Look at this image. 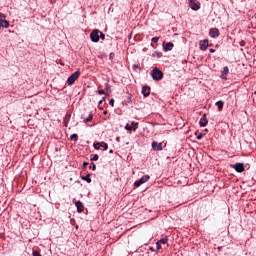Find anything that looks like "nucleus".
Listing matches in <instances>:
<instances>
[{"label":"nucleus","instance_id":"obj_1","mask_svg":"<svg viewBox=\"0 0 256 256\" xmlns=\"http://www.w3.org/2000/svg\"><path fill=\"white\" fill-rule=\"evenodd\" d=\"M151 75H152V79L154 81H161V79H163V71H161L159 68L155 67L152 71H151Z\"/></svg>","mask_w":256,"mask_h":256},{"label":"nucleus","instance_id":"obj_2","mask_svg":"<svg viewBox=\"0 0 256 256\" xmlns=\"http://www.w3.org/2000/svg\"><path fill=\"white\" fill-rule=\"evenodd\" d=\"M79 75H81V72L79 71L72 73L67 79L68 85H73V83H75V81L79 79Z\"/></svg>","mask_w":256,"mask_h":256},{"label":"nucleus","instance_id":"obj_3","mask_svg":"<svg viewBox=\"0 0 256 256\" xmlns=\"http://www.w3.org/2000/svg\"><path fill=\"white\" fill-rule=\"evenodd\" d=\"M149 179H151V176L144 175L139 180L134 182V186L135 187H141V185H143V183H147V181H149Z\"/></svg>","mask_w":256,"mask_h":256},{"label":"nucleus","instance_id":"obj_4","mask_svg":"<svg viewBox=\"0 0 256 256\" xmlns=\"http://www.w3.org/2000/svg\"><path fill=\"white\" fill-rule=\"evenodd\" d=\"M189 7L192 11H199L201 9V3L197 0H189Z\"/></svg>","mask_w":256,"mask_h":256},{"label":"nucleus","instance_id":"obj_5","mask_svg":"<svg viewBox=\"0 0 256 256\" xmlns=\"http://www.w3.org/2000/svg\"><path fill=\"white\" fill-rule=\"evenodd\" d=\"M99 33L100 31L98 29H95L90 33V39L92 43H99Z\"/></svg>","mask_w":256,"mask_h":256},{"label":"nucleus","instance_id":"obj_6","mask_svg":"<svg viewBox=\"0 0 256 256\" xmlns=\"http://www.w3.org/2000/svg\"><path fill=\"white\" fill-rule=\"evenodd\" d=\"M232 169H235L237 173H243L245 171V165L243 163H236L232 165Z\"/></svg>","mask_w":256,"mask_h":256},{"label":"nucleus","instance_id":"obj_7","mask_svg":"<svg viewBox=\"0 0 256 256\" xmlns=\"http://www.w3.org/2000/svg\"><path fill=\"white\" fill-rule=\"evenodd\" d=\"M153 151H163V143H158L157 141L152 142Z\"/></svg>","mask_w":256,"mask_h":256},{"label":"nucleus","instance_id":"obj_8","mask_svg":"<svg viewBox=\"0 0 256 256\" xmlns=\"http://www.w3.org/2000/svg\"><path fill=\"white\" fill-rule=\"evenodd\" d=\"M199 45H200L201 51H207V47H209V40L208 39L201 40Z\"/></svg>","mask_w":256,"mask_h":256},{"label":"nucleus","instance_id":"obj_9","mask_svg":"<svg viewBox=\"0 0 256 256\" xmlns=\"http://www.w3.org/2000/svg\"><path fill=\"white\" fill-rule=\"evenodd\" d=\"M209 35H210V37H212V39H217V37H219V29L211 28L209 30Z\"/></svg>","mask_w":256,"mask_h":256},{"label":"nucleus","instance_id":"obj_10","mask_svg":"<svg viewBox=\"0 0 256 256\" xmlns=\"http://www.w3.org/2000/svg\"><path fill=\"white\" fill-rule=\"evenodd\" d=\"M75 206L78 213H83V211L85 210V206H83V202H81V200L76 201Z\"/></svg>","mask_w":256,"mask_h":256},{"label":"nucleus","instance_id":"obj_11","mask_svg":"<svg viewBox=\"0 0 256 256\" xmlns=\"http://www.w3.org/2000/svg\"><path fill=\"white\" fill-rule=\"evenodd\" d=\"M142 95H144V97H149V95H151V87L143 86L142 87Z\"/></svg>","mask_w":256,"mask_h":256},{"label":"nucleus","instance_id":"obj_12","mask_svg":"<svg viewBox=\"0 0 256 256\" xmlns=\"http://www.w3.org/2000/svg\"><path fill=\"white\" fill-rule=\"evenodd\" d=\"M205 117H207V114H204L203 118L199 120L200 127H206L207 123H209V121Z\"/></svg>","mask_w":256,"mask_h":256},{"label":"nucleus","instance_id":"obj_13","mask_svg":"<svg viewBox=\"0 0 256 256\" xmlns=\"http://www.w3.org/2000/svg\"><path fill=\"white\" fill-rule=\"evenodd\" d=\"M173 47H174L173 42H167L166 44H163L164 51H171Z\"/></svg>","mask_w":256,"mask_h":256},{"label":"nucleus","instance_id":"obj_14","mask_svg":"<svg viewBox=\"0 0 256 256\" xmlns=\"http://www.w3.org/2000/svg\"><path fill=\"white\" fill-rule=\"evenodd\" d=\"M229 74V67H227V66H225L224 68H223V73H222V75H221V78L222 79H227V75Z\"/></svg>","mask_w":256,"mask_h":256},{"label":"nucleus","instance_id":"obj_15","mask_svg":"<svg viewBox=\"0 0 256 256\" xmlns=\"http://www.w3.org/2000/svg\"><path fill=\"white\" fill-rule=\"evenodd\" d=\"M223 105H225V102H223V101L216 102V107H218L219 111H223Z\"/></svg>","mask_w":256,"mask_h":256},{"label":"nucleus","instance_id":"obj_16","mask_svg":"<svg viewBox=\"0 0 256 256\" xmlns=\"http://www.w3.org/2000/svg\"><path fill=\"white\" fill-rule=\"evenodd\" d=\"M82 181H86L87 183H91V174H87L86 176H81Z\"/></svg>","mask_w":256,"mask_h":256},{"label":"nucleus","instance_id":"obj_17","mask_svg":"<svg viewBox=\"0 0 256 256\" xmlns=\"http://www.w3.org/2000/svg\"><path fill=\"white\" fill-rule=\"evenodd\" d=\"M167 241H169V239L167 237H164L158 240V243H160V245H166Z\"/></svg>","mask_w":256,"mask_h":256},{"label":"nucleus","instance_id":"obj_18","mask_svg":"<svg viewBox=\"0 0 256 256\" xmlns=\"http://www.w3.org/2000/svg\"><path fill=\"white\" fill-rule=\"evenodd\" d=\"M1 27H3L4 29L9 28V21H7L6 19H4V20L2 21V26H1Z\"/></svg>","mask_w":256,"mask_h":256},{"label":"nucleus","instance_id":"obj_19","mask_svg":"<svg viewBox=\"0 0 256 256\" xmlns=\"http://www.w3.org/2000/svg\"><path fill=\"white\" fill-rule=\"evenodd\" d=\"M90 121H93V114L90 113L88 118L84 119V123H89Z\"/></svg>","mask_w":256,"mask_h":256},{"label":"nucleus","instance_id":"obj_20","mask_svg":"<svg viewBox=\"0 0 256 256\" xmlns=\"http://www.w3.org/2000/svg\"><path fill=\"white\" fill-rule=\"evenodd\" d=\"M70 140H71V141H79V136H78L77 134H72V135L70 136Z\"/></svg>","mask_w":256,"mask_h":256},{"label":"nucleus","instance_id":"obj_21","mask_svg":"<svg viewBox=\"0 0 256 256\" xmlns=\"http://www.w3.org/2000/svg\"><path fill=\"white\" fill-rule=\"evenodd\" d=\"M152 57H158V58H161L163 57V54L161 52H157L155 51L153 54H152Z\"/></svg>","mask_w":256,"mask_h":256},{"label":"nucleus","instance_id":"obj_22","mask_svg":"<svg viewBox=\"0 0 256 256\" xmlns=\"http://www.w3.org/2000/svg\"><path fill=\"white\" fill-rule=\"evenodd\" d=\"M93 147L94 149H97V150L101 149V142L94 143Z\"/></svg>","mask_w":256,"mask_h":256},{"label":"nucleus","instance_id":"obj_23","mask_svg":"<svg viewBox=\"0 0 256 256\" xmlns=\"http://www.w3.org/2000/svg\"><path fill=\"white\" fill-rule=\"evenodd\" d=\"M132 127H134V131H136V129L139 127V123L132 121L131 122Z\"/></svg>","mask_w":256,"mask_h":256},{"label":"nucleus","instance_id":"obj_24","mask_svg":"<svg viewBox=\"0 0 256 256\" xmlns=\"http://www.w3.org/2000/svg\"><path fill=\"white\" fill-rule=\"evenodd\" d=\"M100 147H103V149H108L109 145L106 142H100Z\"/></svg>","mask_w":256,"mask_h":256},{"label":"nucleus","instance_id":"obj_25","mask_svg":"<svg viewBox=\"0 0 256 256\" xmlns=\"http://www.w3.org/2000/svg\"><path fill=\"white\" fill-rule=\"evenodd\" d=\"M89 169H92V171H95L97 169V166L95 165V163H91Z\"/></svg>","mask_w":256,"mask_h":256},{"label":"nucleus","instance_id":"obj_26","mask_svg":"<svg viewBox=\"0 0 256 256\" xmlns=\"http://www.w3.org/2000/svg\"><path fill=\"white\" fill-rule=\"evenodd\" d=\"M125 129H126V131H133V126H130L129 124H127L125 126Z\"/></svg>","mask_w":256,"mask_h":256},{"label":"nucleus","instance_id":"obj_27","mask_svg":"<svg viewBox=\"0 0 256 256\" xmlns=\"http://www.w3.org/2000/svg\"><path fill=\"white\" fill-rule=\"evenodd\" d=\"M99 39H102V41L105 40V35L101 31L99 32Z\"/></svg>","mask_w":256,"mask_h":256},{"label":"nucleus","instance_id":"obj_28","mask_svg":"<svg viewBox=\"0 0 256 256\" xmlns=\"http://www.w3.org/2000/svg\"><path fill=\"white\" fill-rule=\"evenodd\" d=\"M91 161H99V155L95 154L93 158H91Z\"/></svg>","mask_w":256,"mask_h":256},{"label":"nucleus","instance_id":"obj_29","mask_svg":"<svg viewBox=\"0 0 256 256\" xmlns=\"http://www.w3.org/2000/svg\"><path fill=\"white\" fill-rule=\"evenodd\" d=\"M152 43H158L159 42V37H153L151 39Z\"/></svg>","mask_w":256,"mask_h":256},{"label":"nucleus","instance_id":"obj_30","mask_svg":"<svg viewBox=\"0 0 256 256\" xmlns=\"http://www.w3.org/2000/svg\"><path fill=\"white\" fill-rule=\"evenodd\" d=\"M109 105H111V107H115V100L114 99H110Z\"/></svg>","mask_w":256,"mask_h":256},{"label":"nucleus","instance_id":"obj_31","mask_svg":"<svg viewBox=\"0 0 256 256\" xmlns=\"http://www.w3.org/2000/svg\"><path fill=\"white\" fill-rule=\"evenodd\" d=\"M109 59L111 60L115 59V53L111 52L109 55Z\"/></svg>","mask_w":256,"mask_h":256},{"label":"nucleus","instance_id":"obj_32","mask_svg":"<svg viewBox=\"0 0 256 256\" xmlns=\"http://www.w3.org/2000/svg\"><path fill=\"white\" fill-rule=\"evenodd\" d=\"M98 95H105V90H103V89L98 90Z\"/></svg>","mask_w":256,"mask_h":256},{"label":"nucleus","instance_id":"obj_33","mask_svg":"<svg viewBox=\"0 0 256 256\" xmlns=\"http://www.w3.org/2000/svg\"><path fill=\"white\" fill-rule=\"evenodd\" d=\"M156 248H157V251H159V249H161V244L158 241L156 242Z\"/></svg>","mask_w":256,"mask_h":256},{"label":"nucleus","instance_id":"obj_34","mask_svg":"<svg viewBox=\"0 0 256 256\" xmlns=\"http://www.w3.org/2000/svg\"><path fill=\"white\" fill-rule=\"evenodd\" d=\"M33 256H41V254L39 253V251H34Z\"/></svg>","mask_w":256,"mask_h":256},{"label":"nucleus","instance_id":"obj_35","mask_svg":"<svg viewBox=\"0 0 256 256\" xmlns=\"http://www.w3.org/2000/svg\"><path fill=\"white\" fill-rule=\"evenodd\" d=\"M104 101H105V97H103L98 103H99V105H101L102 103H104Z\"/></svg>","mask_w":256,"mask_h":256},{"label":"nucleus","instance_id":"obj_36","mask_svg":"<svg viewBox=\"0 0 256 256\" xmlns=\"http://www.w3.org/2000/svg\"><path fill=\"white\" fill-rule=\"evenodd\" d=\"M240 46H241V47H245V41L242 40V41L240 42Z\"/></svg>","mask_w":256,"mask_h":256},{"label":"nucleus","instance_id":"obj_37","mask_svg":"<svg viewBox=\"0 0 256 256\" xmlns=\"http://www.w3.org/2000/svg\"><path fill=\"white\" fill-rule=\"evenodd\" d=\"M87 165H89V163H88V162H84V163H83V168H84V169L87 168Z\"/></svg>","mask_w":256,"mask_h":256},{"label":"nucleus","instance_id":"obj_38","mask_svg":"<svg viewBox=\"0 0 256 256\" xmlns=\"http://www.w3.org/2000/svg\"><path fill=\"white\" fill-rule=\"evenodd\" d=\"M133 69H139V65L134 64V65H133Z\"/></svg>","mask_w":256,"mask_h":256},{"label":"nucleus","instance_id":"obj_39","mask_svg":"<svg viewBox=\"0 0 256 256\" xmlns=\"http://www.w3.org/2000/svg\"><path fill=\"white\" fill-rule=\"evenodd\" d=\"M197 139H199V140H200V139H203V134L198 135V136H197Z\"/></svg>","mask_w":256,"mask_h":256},{"label":"nucleus","instance_id":"obj_40","mask_svg":"<svg viewBox=\"0 0 256 256\" xmlns=\"http://www.w3.org/2000/svg\"><path fill=\"white\" fill-rule=\"evenodd\" d=\"M209 52H210V53H215V49L210 48V49H209Z\"/></svg>","mask_w":256,"mask_h":256},{"label":"nucleus","instance_id":"obj_41","mask_svg":"<svg viewBox=\"0 0 256 256\" xmlns=\"http://www.w3.org/2000/svg\"><path fill=\"white\" fill-rule=\"evenodd\" d=\"M149 251L155 252V248L150 247V248H149Z\"/></svg>","mask_w":256,"mask_h":256},{"label":"nucleus","instance_id":"obj_42","mask_svg":"<svg viewBox=\"0 0 256 256\" xmlns=\"http://www.w3.org/2000/svg\"><path fill=\"white\" fill-rule=\"evenodd\" d=\"M103 115H107V111H104V112H103Z\"/></svg>","mask_w":256,"mask_h":256},{"label":"nucleus","instance_id":"obj_43","mask_svg":"<svg viewBox=\"0 0 256 256\" xmlns=\"http://www.w3.org/2000/svg\"><path fill=\"white\" fill-rule=\"evenodd\" d=\"M107 89H109V84H106Z\"/></svg>","mask_w":256,"mask_h":256},{"label":"nucleus","instance_id":"obj_44","mask_svg":"<svg viewBox=\"0 0 256 256\" xmlns=\"http://www.w3.org/2000/svg\"><path fill=\"white\" fill-rule=\"evenodd\" d=\"M109 153H113V150H109Z\"/></svg>","mask_w":256,"mask_h":256}]
</instances>
